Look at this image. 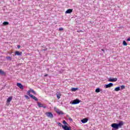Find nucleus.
Listing matches in <instances>:
<instances>
[{"label": "nucleus", "instance_id": "33", "mask_svg": "<svg viewBox=\"0 0 130 130\" xmlns=\"http://www.w3.org/2000/svg\"><path fill=\"white\" fill-rule=\"evenodd\" d=\"M127 41H130V37L127 39Z\"/></svg>", "mask_w": 130, "mask_h": 130}, {"label": "nucleus", "instance_id": "27", "mask_svg": "<svg viewBox=\"0 0 130 130\" xmlns=\"http://www.w3.org/2000/svg\"><path fill=\"white\" fill-rule=\"evenodd\" d=\"M121 90H123V89H125V86L124 85H121Z\"/></svg>", "mask_w": 130, "mask_h": 130}, {"label": "nucleus", "instance_id": "11", "mask_svg": "<svg viewBox=\"0 0 130 130\" xmlns=\"http://www.w3.org/2000/svg\"><path fill=\"white\" fill-rule=\"evenodd\" d=\"M88 120H89V119L87 118H85L82 119L81 121L82 123H86V122H88Z\"/></svg>", "mask_w": 130, "mask_h": 130}, {"label": "nucleus", "instance_id": "10", "mask_svg": "<svg viewBox=\"0 0 130 130\" xmlns=\"http://www.w3.org/2000/svg\"><path fill=\"white\" fill-rule=\"evenodd\" d=\"M117 81V78H110L108 79V82H116Z\"/></svg>", "mask_w": 130, "mask_h": 130}, {"label": "nucleus", "instance_id": "35", "mask_svg": "<svg viewBox=\"0 0 130 130\" xmlns=\"http://www.w3.org/2000/svg\"><path fill=\"white\" fill-rule=\"evenodd\" d=\"M102 51H103L104 52V49H101Z\"/></svg>", "mask_w": 130, "mask_h": 130}, {"label": "nucleus", "instance_id": "24", "mask_svg": "<svg viewBox=\"0 0 130 130\" xmlns=\"http://www.w3.org/2000/svg\"><path fill=\"white\" fill-rule=\"evenodd\" d=\"M56 96H57V99H59L60 98V96H61V95L60 93H59V94H57L56 95Z\"/></svg>", "mask_w": 130, "mask_h": 130}, {"label": "nucleus", "instance_id": "17", "mask_svg": "<svg viewBox=\"0 0 130 130\" xmlns=\"http://www.w3.org/2000/svg\"><path fill=\"white\" fill-rule=\"evenodd\" d=\"M78 89V88H72L71 89V91H72V92H75L76 91H77Z\"/></svg>", "mask_w": 130, "mask_h": 130}, {"label": "nucleus", "instance_id": "6", "mask_svg": "<svg viewBox=\"0 0 130 130\" xmlns=\"http://www.w3.org/2000/svg\"><path fill=\"white\" fill-rule=\"evenodd\" d=\"M111 87H113V83H109L108 84L105 85V88L108 89V88H111Z\"/></svg>", "mask_w": 130, "mask_h": 130}, {"label": "nucleus", "instance_id": "9", "mask_svg": "<svg viewBox=\"0 0 130 130\" xmlns=\"http://www.w3.org/2000/svg\"><path fill=\"white\" fill-rule=\"evenodd\" d=\"M22 52H20L19 51H16L15 52V55H18V56H22Z\"/></svg>", "mask_w": 130, "mask_h": 130}, {"label": "nucleus", "instance_id": "32", "mask_svg": "<svg viewBox=\"0 0 130 130\" xmlns=\"http://www.w3.org/2000/svg\"><path fill=\"white\" fill-rule=\"evenodd\" d=\"M21 48V46H20V45H18L17 46V48Z\"/></svg>", "mask_w": 130, "mask_h": 130}, {"label": "nucleus", "instance_id": "25", "mask_svg": "<svg viewBox=\"0 0 130 130\" xmlns=\"http://www.w3.org/2000/svg\"><path fill=\"white\" fill-rule=\"evenodd\" d=\"M54 109L55 111L56 112V113H57V112L59 111V110L56 107L54 108Z\"/></svg>", "mask_w": 130, "mask_h": 130}, {"label": "nucleus", "instance_id": "22", "mask_svg": "<svg viewBox=\"0 0 130 130\" xmlns=\"http://www.w3.org/2000/svg\"><path fill=\"white\" fill-rule=\"evenodd\" d=\"M0 75H5V72L0 69Z\"/></svg>", "mask_w": 130, "mask_h": 130}, {"label": "nucleus", "instance_id": "18", "mask_svg": "<svg viewBox=\"0 0 130 130\" xmlns=\"http://www.w3.org/2000/svg\"><path fill=\"white\" fill-rule=\"evenodd\" d=\"M3 25L4 26H7V25H9V22L8 21H5L3 22Z\"/></svg>", "mask_w": 130, "mask_h": 130}, {"label": "nucleus", "instance_id": "31", "mask_svg": "<svg viewBox=\"0 0 130 130\" xmlns=\"http://www.w3.org/2000/svg\"><path fill=\"white\" fill-rule=\"evenodd\" d=\"M6 58H9V59H11V57L10 56L6 57Z\"/></svg>", "mask_w": 130, "mask_h": 130}, {"label": "nucleus", "instance_id": "15", "mask_svg": "<svg viewBox=\"0 0 130 130\" xmlns=\"http://www.w3.org/2000/svg\"><path fill=\"white\" fill-rule=\"evenodd\" d=\"M57 114H59V115H63L64 114V113L62 112V111H60L59 110V111L57 112Z\"/></svg>", "mask_w": 130, "mask_h": 130}, {"label": "nucleus", "instance_id": "20", "mask_svg": "<svg viewBox=\"0 0 130 130\" xmlns=\"http://www.w3.org/2000/svg\"><path fill=\"white\" fill-rule=\"evenodd\" d=\"M31 89L30 90H29L28 91H27V95H29V97H30V95H32L31 94Z\"/></svg>", "mask_w": 130, "mask_h": 130}, {"label": "nucleus", "instance_id": "38", "mask_svg": "<svg viewBox=\"0 0 130 130\" xmlns=\"http://www.w3.org/2000/svg\"><path fill=\"white\" fill-rule=\"evenodd\" d=\"M45 50H46V49H44V51H45Z\"/></svg>", "mask_w": 130, "mask_h": 130}, {"label": "nucleus", "instance_id": "2", "mask_svg": "<svg viewBox=\"0 0 130 130\" xmlns=\"http://www.w3.org/2000/svg\"><path fill=\"white\" fill-rule=\"evenodd\" d=\"M80 102H81V100L76 99L74 100H73V101L70 102L71 104H72V105H76V104H79V103H80Z\"/></svg>", "mask_w": 130, "mask_h": 130}, {"label": "nucleus", "instance_id": "28", "mask_svg": "<svg viewBox=\"0 0 130 130\" xmlns=\"http://www.w3.org/2000/svg\"><path fill=\"white\" fill-rule=\"evenodd\" d=\"M69 120H70V121H71V122H73V119H72V118L69 117Z\"/></svg>", "mask_w": 130, "mask_h": 130}, {"label": "nucleus", "instance_id": "34", "mask_svg": "<svg viewBox=\"0 0 130 130\" xmlns=\"http://www.w3.org/2000/svg\"><path fill=\"white\" fill-rule=\"evenodd\" d=\"M47 76H48V75L46 74V75H44V77H47Z\"/></svg>", "mask_w": 130, "mask_h": 130}, {"label": "nucleus", "instance_id": "7", "mask_svg": "<svg viewBox=\"0 0 130 130\" xmlns=\"http://www.w3.org/2000/svg\"><path fill=\"white\" fill-rule=\"evenodd\" d=\"M38 106H39L40 108H41V107H43V108H46V105H44L43 104L39 102L38 103Z\"/></svg>", "mask_w": 130, "mask_h": 130}, {"label": "nucleus", "instance_id": "26", "mask_svg": "<svg viewBox=\"0 0 130 130\" xmlns=\"http://www.w3.org/2000/svg\"><path fill=\"white\" fill-rule=\"evenodd\" d=\"M62 123H63V124H65V125H68V124H68V123H67V121H66V120H63V122H62Z\"/></svg>", "mask_w": 130, "mask_h": 130}, {"label": "nucleus", "instance_id": "12", "mask_svg": "<svg viewBox=\"0 0 130 130\" xmlns=\"http://www.w3.org/2000/svg\"><path fill=\"white\" fill-rule=\"evenodd\" d=\"M65 13L66 14H71V13H73V9H68Z\"/></svg>", "mask_w": 130, "mask_h": 130}, {"label": "nucleus", "instance_id": "30", "mask_svg": "<svg viewBox=\"0 0 130 130\" xmlns=\"http://www.w3.org/2000/svg\"><path fill=\"white\" fill-rule=\"evenodd\" d=\"M62 30H63V28H62V27H60V28H59V31H62Z\"/></svg>", "mask_w": 130, "mask_h": 130}, {"label": "nucleus", "instance_id": "13", "mask_svg": "<svg viewBox=\"0 0 130 130\" xmlns=\"http://www.w3.org/2000/svg\"><path fill=\"white\" fill-rule=\"evenodd\" d=\"M30 98H32V99H34L35 101H38V99L33 95H30Z\"/></svg>", "mask_w": 130, "mask_h": 130}, {"label": "nucleus", "instance_id": "5", "mask_svg": "<svg viewBox=\"0 0 130 130\" xmlns=\"http://www.w3.org/2000/svg\"><path fill=\"white\" fill-rule=\"evenodd\" d=\"M122 125H123V121H119L118 123H117L118 129L121 128Z\"/></svg>", "mask_w": 130, "mask_h": 130}, {"label": "nucleus", "instance_id": "8", "mask_svg": "<svg viewBox=\"0 0 130 130\" xmlns=\"http://www.w3.org/2000/svg\"><path fill=\"white\" fill-rule=\"evenodd\" d=\"M17 87L20 88V89H21V90H24V86H23V85H22V83H17Z\"/></svg>", "mask_w": 130, "mask_h": 130}, {"label": "nucleus", "instance_id": "16", "mask_svg": "<svg viewBox=\"0 0 130 130\" xmlns=\"http://www.w3.org/2000/svg\"><path fill=\"white\" fill-rule=\"evenodd\" d=\"M115 91H116V92H118V91H120V87L118 86L115 88Z\"/></svg>", "mask_w": 130, "mask_h": 130}, {"label": "nucleus", "instance_id": "21", "mask_svg": "<svg viewBox=\"0 0 130 130\" xmlns=\"http://www.w3.org/2000/svg\"><path fill=\"white\" fill-rule=\"evenodd\" d=\"M96 93H99L100 92V88H98L95 89Z\"/></svg>", "mask_w": 130, "mask_h": 130}, {"label": "nucleus", "instance_id": "37", "mask_svg": "<svg viewBox=\"0 0 130 130\" xmlns=\"http://www.w3.org/2000/svg\"><path fill=\"white\" fill-rule=\"evenodd\" d=\"M67 117H69V115H67Z\"/></svg>", "mask_w": 130, "mask_h": 130}, {"label": "nucleus", "instance_id": "29", "mask_svg": "<svg viewBox=\"0 0 130 130\" xmlns=\"http://www.w3.org/2000/svg\"><path fill=\"white\" fill-rule=\"evenodd\" d=\"M25 98H26V99H30V98L29 96H28V95H25L24 96Z\"/></svg>", "mask_w": 130, "mask_h": 130}, {"label": "nucleus", "instance_id": "4", "mask_svg": "<svg viewBox=\"0 0 130 130\" xmlns=\"http://www.w3.org/2000/svg\"><path fill=\"white\" fill-rule=\"evenodd\" d=\"M111 126L113 128L112 130H116V129H118V128L117 127V123H112L111 125Z\"/></svg>", "mask_w": 130, "mask_h": 130}, {"label": "nucleus", "instance_id": "1", "mask_svg": "<svg viewBox=\"0 0 130 130\" xmlns=\"http://www.w3.org/2000/svg\"><path fill=\"white\" fill-rule=\"evenodd\" d=\"M57 124L60 127H62L63 129L64 130H72V128H71V127H69L67 125H63L62 124H61L60 122H57Z\"/></svg>", "mask_w": 130, "mask_h": 130}, {"label": "nucleus", "instance_id": "3", "mask_svg": "<svg viewBox=\"0 0 130 130\" xmlns=\"http://www.w3.org/2000/svg\"><path fill=\"white\" fill-rule=\"evenodd\" d=\"M45 115H46L47 117H49V118H53V114L50 112H46Z\"/></svg>", "mask_w": 130, "mask_h": 130}, {"label": "nucleus", "instance_id": "36", "mask_svg": "<svg viewBox=\"0 0 130 130\" xmlns=\"http://www.w3.org/2000/svg\"><path fill=\"white\" fill-rule=\"evenodd\" d=\"M77 32H82V30H80V31H77Z\"/></svg>", "mask_w": 130, "mask_h": 130}, {"label": "nucleus", "instance_id": "14", "mask_svg": "<svg viewBox=\"0 0 130 130\" xmlns=\"http://www.w3.org/2000/svg\"><path fill=\"white\" fill-rule=\"evenodd\" d=\"M13 99V96H10L8 98V99L7 100V103H10L11 101H12V100Z\"/></svg>", "mask_w": 130, "mask_h": 130}, {"label": "nucleus", "instance_id": "19", "mask_svg": "<svg viewBox=\"0 0 130 130\" xmlns=\"http://www.w3.org/2000/svg\"><path fill=\"white\" fill-rule=\"evenodd\" d=\"M123 45L124 46H127V43H126V42L125 41H123Z\"/></svg>", "mask_w": 130, "mask_h": 130}, {"label": "nucleus", "instance_id": "23", "mask_svg": "<svg viewBox=\"0 0 130 130\" xmlns=\"http://www.w3.org/2000/svg\"><path fill=\"white\" fill-rule=\"evenodd\" d=\"M30 91H31V93H33V94H34L35 95H36V92H35V91H34V90L30 89Z\"/></svg>", "mask_w": 130, "mask_h": 130}]
</instances>
